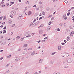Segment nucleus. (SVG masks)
<instances>
[{
    "label": "nucleus",
    "instance_id": "obj_1",
    "mask_svg": "<svg viewBox=\"0 0 74 74\" xmlns=\"http://www.w3.org/2000/svg\"><path fill=\"white\" fill-rule=\"evenodd\" d=\"M30 32H26L24 34V36H26V37H31V36H30Z\"/></svg>",
    "mask_w": 74,
    "mask_h": 74
},
{
    "label": "nucleus",
    "instance_id": "obj_2",
    "mask_svg": "<svg viewBox=\"0 0 74 74\" xmlns=\"http://www.w3.org/2000/svg\"><path fill=\"white\" fill-rule=\"evenodd\" d=\"M66 55L67 53H63L61 54V56H62V57H64V58H67V56H69V55H68L67 56Z\"/></svg>",
    "mask_w": 74,
    "mask_h": 74
},
{
    "label": "nucleus",
    "instance_id": "obj_3",
    "mask_svg": "<svg viewBox=\"0 0 74 74\" xmlns=\"http://www.w3.org/2000/svg\"><path fill=\"white\" fill-rule=\"evenodd\" d=\"M66 62L67 63H71L72 62V60L71 58H69L67 60H66Z\"/></svg>",
    "mask_w": 74,
    "mask_h": 74
},
{
    "label": "nucleus",
    "instance_id": "obj_4",
    "mask_svg": "<svg viewBox=\"0 0 74 74\" xmlns=\"http://www.w3.org/2000/svg\"><path fill=\"white\" fill-rule=\"evenodd\" d=\"M23 16V15L19 14L18 15V19H21V18Z\"/></svg>",
    "mask_w": 74,
    "mask_h": 74
},
{
    "label": "nucleus",
    "instance_id": "obj_5",
    "mask_svg": "<svg viewBox=\"0 0 74 74\" xmlns=\"http://www.w3.org/2000/svg\"><path fill=\"white\" fill-rule=\"evenodd\" d=\"M11 12L12 13V14L13 16L15 15L16 14V12L15 11H12Z\"/></svg>",
    "mask_w": 74,
    "mask_h": 74
},
{
    "label": "nucleus",
    "instance_id": "obj_6",
    "mask_svg": "<svg viewBox=\"0 0 74 74\" xmlns=\"http://www.w3.org/2000/svg\"><path fill=\"white\" fill-rule=\"evenodd\" d=\"M62 49V47L60 46H58V50H60Z\"/></svg>",
    "mask_w": 74,
    "mask_h": 74
},
{
    "label": "nucleus",
    "instance_id": "obj_7",
    "mask_svg": "<svg viewBox=\"0 0 74 74\" xmlns=\"http://www.w3.org/2000/svg\"><path fill=\"white\" fill-rule=\"evenodd\" d=\"M42 59H40V60H39V63H42Z\"/></svg>",
    "mask_w": 74,
    "mask_h": 74
},
{
    "label": "nucleus",
    "instance_id": "obj_8",
    "mask_svg": "<svg viewBox=\"0 0 74 74\" xmlns=\"http://www.w3.org/2000/svg\"><path fill=\"white\" fill-rule=\"evenodd\" d=\"M66 39L67 40V41H70V37H69V36H68L67 37V39Z\"/></svg>",
    "mask_w": 74,
    "mask_h": 74
},
{
    "label": "nucleus",
    "instance_id": "obj_9",
    "mask_svg": "<svg viewBox=\"0 0 74 74\" xmlns=\"http://www.w3.org/2000/svg\"><path fill=\"white\" fill-rule=\"evenodd\" d=\"M43 33V31H42V30L41 29L39 31V33L40 34H41V33Z\"/></svg>",
    "mask_w": 74,
    "mask_h": 74
},
{
    "label": "nucleus",
    "instance_id": "obj_10",
    "mask_svg": "<svg viewBox=\"0 0 74 74\" xmlns=\"http://www.w3.org/2000/svg\"><path fill=\"white\" fill-rule=\"evenodd\" d=\"M35 53V51H33L31 53V55H34V53Z\"/></svg>",
    "mask_w": 74,
    "mask_h": 74
},
{
    "label": "nucleus",
    "instance_id": "obj_11",
    "mask_svg": "<svg viewBox=\"0 0 74 74\" xmlns=\"http://www.w3.org/2000/svg\"><path fill=\"white\" fill-rule=\"evenodd\" d=\"M32 14V13L31 12V11H30L28 12V15H31Z\"/></svg>",
    "mask_w": 74,
    "mask_h": 74
},
{
    "label": "nucleus",
    "instance_id": "obj_12",
    "mask_svg": "<svg viewBox=\"0 0 74 74\" xmlns=\"http://www.w3.org/2000/svg\"><path fill=\"white\" fill-rule=\"evenodd\" d=\"M68 67H69V66H65L64 67V68L65 69H67V68H68Z\"/></svg>",
    "mask_w": 74,
    "mask_h": 74
},
{
    "label": "nucleus",
    "instance_id": "obj_13",
    "mask_svg": "<svg viewBox=\"0 0 74 74\" xmlns=\"http://www.w3.org/2000/svg\"><path fill=\"white\" fill-rule=\"evenodd\" d=\"M42 15H45V12H44V11H43L42 12Z\"/></svg>",
    "mask_w": 74,
    "mask_h": 74
},
{
    "label": "nucleus",
    "instance_id": "obj_14",
    "mask_svg": "<svg viewBox=\"0 0 74 74\" xmlns=\"http://www.w3.org/2000/svg\"><path fill=\"white\" fill-rule=\"evenodd\" d=\"M6 18H7V16H5L3 18V20H5V19H6Z\"/></svg>",
    "mask_w": 74,
    "mask_h": 74
},
{
    "label": "nucleus",
    "instance_id": "obj_15",
    "mask_svg": "<svg viewBox=\"0 0 74 74\" xmlns=\"http://www.w3.org/2000/svg\"><path fill=\"white\" fill-rule=\"evenodd\" d=\"M51 28V26H49L48 27L47 29H49V30H50V29Z\"/></svg>",
    "mask_w": 74,
    "mask_h": 74
},
{
    "label": "nucleus",
    "instance_id": "obj_16",
    "mask_svg": "<svg viewBox=\"0 0 74 74\" xmlns=\"http://www.w3.org/2000/svg\"><path fill=\"white\" fill-rule=\"evenodd\" d=\"M25 38V37H24L23 38H21V41H23V39H24V38Z\"/></svg>",
    "mask_w": 74,
    "mask_h": 74
},
{
    "label": "nucleus",
    "instance_id": "obj_17",
    "mask_svg": "<svg viewBox=\"0 0 74 74\" xmlns=\"http://www.w3.org/2000/svg\"><path fill=\"white\" fill-rule=\"evenodd\" d=\"M27 44H25L24 46H23V47H27Z\"/></svg>",
    "mask_w": 74,
    "mask_h": 74
},
{
    "label": "nucleus",
    "instance_id": "obj_18",
    "mask_svg": "<svg viewBox=\"0 0 74 74\" xmlns=\"http://www.w3.org/2000/svg\"><path fill=\"white\" fill-rule=\"evenodd\" d=\"M6 33V30H4L3 31V34H4Z\"/></svg>",
    "mask_w": 74,
    "mask_h": 74
},
{
    "label": "nucleus",
    "instance_id": "obj_19",
    "mask_svg": "<svg viewBox=\"0 0 74 74\" xmlns=\"http://www.w3.org/2000/svg\"><path fill=\"white\" fill-rule=\"evenodd\" d=\"M25 3L26 4H29V1H26V2H25Z\"/></svg>",
    "mask_w": 74,
    "mask_h": 74
},
{
    "label": "nucleus",
    "instance_id": "obj_20",
    "mask_svg": "<svg viewBox=\"0 0 74 74\" xmlns=\"http://www.w3.org/2000/svg\"><path fill=\"white\" fill-rule=\"evenodd\" d=\"M19 59H16L15 60V62H17V60H19Z\"/></svg>",
    "mask_w": 74,
    "mask_h": 74
},
{
    "label": "nucleus",
    "instance_id": "obj_21",
    "mask_svg": "<svg viewBox=\"0 0 74 74\" xmlns=\"http://www.w3.org/2000/svg\"><path fill=\"white\" fill-rule=\"evenodd\" d=\"M46 10L47 11H49V8H47L46 9Z\"/></svg>",
    "mask_w": 74,
    "mask_h": 74
},
{
    "label": "nucleus",
    "instance_id": "obj_22",
    "mask_svg": "<svg viewBox=\"0 0 74 74\" xmlns=\"http://www.w3.org/2000/svg\"><path fill=\"white\" fill-rule=\"evenodd\" d=\"M10 17H11V18H14V17H13V16H12V15H11V14H10Z\"/></svg>",
    "mask_w": 74,
    "mask_h": 74
},
{
    "label": "nucleus",
    "instance_id": "obj_23",
    "mask_svg": "<svg viewBox=\"0 0 74 74\" xmlns=\"http://www.w3.org/2000/svg\"><path fill=\"white\" fill-rule=\"evenodd\" d=\"M38 24V23L37 22L35 23V24H34V26H36V25H37Z\"/></svg>",
    "mask_w": 74,
    "mask_h": 74
},
{
    "label": "nucleus",
    "instance_id": "obj_24",
    "mask_svg": "<svg viewBox=\"0 0 74 74\" xmlns=\"http://www.w3.org/2000/svg\"><path fill=\"white\" fill-rule=\"evenodd\" d=\"M12 21H11V20H10L9 21V23H11Z\"/></svg>",
    "mask_w": 74,
    "mask_h": 74
},
{
    "label": "nucleus",
    "instance_id": "obj_25",
    "mask_svg": "<svg viewBox=\"0 0 74 74\" xmlns=\"http://www.w3.org/2000/svg\"><path fill=\"white\" fill-rule=\"evenodd\" d=\"M20 38V37L19 36H17L16 38L17 39H19V38Z\"/></svg>",
    "mask_w": 74,
    "mask_h": 74
},
{
    "label": "nucleus",
    "instance_id": "obj_26",
    "mask_svg": "<svg viewBox=\"0 0 74 74\" xmlns=\"http://www.w3.org/2000/svg\"><path fill=\"white\" fill-rule=\"evenodd\" d=\"M66 16V15L65 14H64L63 15V18H65V16Z\"/></svg>",
    "mask_w": 74,
    "mask_h": 74
},
{
    "label": "nucleus",
    "instance_id": "obj_27",
    "mask_svg": "<svg viewBox=\"0 0 74 74\" xmlns=\"http://www.w3.org/2000/svg\"><path fill=\"white\" fill-rule=\"evenodd\" d=\"M70 12H68L67 14V16H69V15H70Z\"/></svg>",
    "mask_w": 74,
    "mask_h": 74
},
{
    "label": "nucleus",
    "instance_id": "obj_28",
    "mask_svg": "<svg viewBox=\"0 0 74 74\" xmlns=\"http://www.w3.org/2000/svg\"><path fill=\"white\" fill-rule=\"evenodd\" d=\"M41 42V40H40L38 41H36L37 42H38V43H39V42Z\"/></svg>",
    "mask_w": 74,
    "mask_h": 74
},
{
    "label": "nucleus",
    "instance_id": "obj_29",
    "mask_svg": "<svg viewBox=\"0 0 74 74\" xmlns=\"http://www.w3.org/2000/svg\"><path fill=\"white\" fill-rule=\"evenodd\" d=\"M10 3H11L12 4H14V2L12 1L10 2Z\"/></svg>",
    "mask_w": 74,
    "mask_h": 74
},
{
    "label": "nucleus",
    "instance_id": "obj_30",
    "mask_svg": "<svg viewBox=\"0 0 74 74\" xmlns=\"http://www.w3.org/2000/svg\"><path fill=\"white\" fill-rule=\"evenodd\" d=\"M64 2L66 3V4H67L68 3V1H65Z\"/></svg>",
    "mask_w": 74,
    "mask_h": 74
},
{
    "label": "nucleus",
    "instance_id": "obj_31",
    "mask_svg": "<svg viewBox=\"0 0 74 74\" xmlns=\"http://www.w3.org/2000/svg\"><path fill=\"white\" fill-rule=\"evenodd\" d=\"M61 44L62 45H65V43H61Z\"/></svg>",
    "mask_w": 74,
    "mask_h": 74
},
{
    "label": "nucleus",
    "instance_id": "obj_32",
    "mask_svg": "<svg viewBox=\"0 0 74 74\" xmlns=\"http://www.w3.org/2000/svg\"><path fill=\"white\" fill-rule=\"evenodd\" d=\"M74 31H72L71 32V34H74Z\"/></svg>",
    "mask_w": 74,
    "mask_h": 74
},
{
    "label": "nucleus",
    "instance_id": "obj_33",
    "mask_svg": "<svg viewBox=\"0 0 74 74\" xmlns=\"http://www.w3.org/2000/svg\"><path fill=\"white\" fill-rule=\"evenodd\" d=\"M3 30H5V29H6V26H5L3 28Z\"/></svg>",
    "mask_w": 74,
    "mask_h": 74
},
{
    "label": "nucleus",
    "instance_id": "obj_34",
    "mask_svg": "<svg viewBox=\"0 0 74 74\" xmlns=\"http://www.w3.org/2000/svg\"><path fill=\"white\" fill-rule=\"evenodd\" d=\"M38 14V13H36L35 14V15H36V16H37V15Z\"/></svg>",
    "mask_w": 74,
    "mask_h": 74
},
{
    "label": "nucleus",
    "instance_id": "obj_35",
    "mask_svg": "<svg viewBox=\"0 0 74 74\" xmlns=\"http://www.w3.org/2000/svg\"><path fill=\"white\" fill-rule=\"evenodd\" d=\"M56 53V52H54L53 53H52L51 54V55H55Z\"/></svg>",
    "mask_w": 74,
    "mask_h": 74
},
{
    "label": "nucleus",
    "instance_id": "obj_36",
    "mask_svg": "<svg viewBox=\"0 0 74 74\" xmlns=\"http://www.w3.org/2000/svg\"><path fill=\"white\" fill-rule=\"evenodd\" d=\"M36 19H34V20L33 22V23H34V22H36Z\"/></svg>",
    "mask_w": 74,
    "mask_h": 74
},
{
    "label": "nucleus",
    "instance_id": "obj_37",
    "mask_svg": "<svg viewBox=\"0 0 74 74\" xmlns=\"http://www.w3.org/2000/svg\"><path fill=\"white\" fill-rule=\"evenodd\" d=\"M57 31H58V32H59V31H60V29H59V28L57 29Z\"/></svg>",
    "mask_w": 74,
    "mask_h": 74
},
{
    "label": "nucleus",
    "instance_id": "obj_38",
    "mask_svg": "<svg viewBox=\"0 0 74 74\" xmlns=\"http://www.w3.org/2000/svg\"><path fill=\"white\" fill-rule=\"evenodd\" d=\"M15 24H13L12 25V27H14V26H15Z\"/></svg>",
    "mask_w": 74,
    "mask_h": 74
},
{
    "label": "nucleus",
    "instance_id": "obj_39",
    "mask_svg": "<svg viewBox=\"0 0 74 74\" xmlns=\"http://www.w3.org/2000/svg\"><path fill=\"white\" fill-rule=\"evenodd\" d=\"M3 19V16H1L0 18V19H1H1Z\"/></svg>",
    "mask_w": 74,
    "mask_h": 74
},
{
    "label": "nucleus",
    "instance_id": "obj_40",
    "mask_svg": "<svg viewBox=\"0 0 74 74\" xmlns=\"http://www.w3.org/2000/svg\"><path fill=\"white\" fill-rule=\"evenodd\" d=\"M39 4H42V2H41V1H40L39 2Z\"/></svg>",
    "mask_w": 74,
    "mask_h": 74
},
{
    "label": "nucleus",
    "instance_id": "obj_41",
    "mask_svg": "<svg viewBox=\"0 0 74 74\" xmlns=\"http://www.w3.org/2000/svg\"><path fill=\"white\" fill-rule=\"evenodd\" d=\"M56 74H60V72H58H58H56Z\"/></svg>",
    "mask_w": 74,
    "mask_h": 74
},
{
    "label": "nucleus",
    "instance_id": "obj_42",
    "mask_svg": "<svg viewBox=\"0 0 74 74\" xmlns=\"http://www.w3.org/2000/svg\"><path fill=\"white\" fill-rule=\"evenodd\" d=\"M47 38H48V36H47L46 37V38H44V40H46V39H47Z\"/></svg>",
    "mask_w": 74,
    "mask_h": 74
},
{
    "label": "nucleus",
    "instance_id": "obj_43",
    "mask_svg": "<svg viewBox=\"0 0 74 74\" xmlns=\"http://www.w3.org/2000/svg\"><path fill=\"white\" fill-rule=\"evenodd\" d=\"M53 19H54V17H52V18L51 19V21H52V20H53Z\"/></svg>",
    "mask_w": 74,
    "mask_h": 74
},
{
    "label": "nucleus",
    "instance_id": "obj_44",
    "mask_svg": "<svg viewBox=\"0 0 74 74\" xmlns=\"http://www.w3.org/2000/svg\"><path fill=\"white\" fill-rule=\"evenodd\" d=\"M67 17H65V18H64V20H66V19H67Z\"/></svg>",
    "mask_w": 74,
    "mask_h": 74
},
{
    "label": "nucleus",
    "instance_id": "obj_45",
    "mask_svg": "<svg viewBox=\"0 0 74 74\" xmlns=\"http://www.w3.org/2000/svg\"><path fill=\"white\" fill-rule=\"evenodd\" d=\"M64 42H65V43H66V42H67V41L66 40H65L64 41Z\"/></svg>",
    "mask_w": 74,
    "mask_h": 74
},
{
    "label": "nucleus",
    "instance_id": "obj_46",
    "mask_svg": "<svg viewBox=\"0 0 74 74\" xmlns=\"http://www.w3.org/2000/svg\"><path fill=\"white\" fill-rule=\"evenodd\" d=\"M33 24V23H31V24L30 25V26H32V25Z\"/></svg>",
    "mask_w": 74,
    "mask_h": 74
},
{
    "label": "nucleus",
    "instance_id": "obj_47",
    "mask_svg": "<svg viewBox=\"0 0 74 74\" xmlns=\"http://www.w3.org/2000/svg\"><path fill=\"white\" fill-rule=\"evenodd\" d=\"M7 57V58H11V55L10 56H8Z\"/></svg>",
    "mask_w": 74,
    "mask_h": 74
},
{
    "label": "nucleus",
    "instance_id": "obj_48",
    "mask_svg": "<svg viewBox=\"0 0 74 74\" xmlns=\"http://www.w3.org/2000/svg\"><path fill=\"white\" fill-rule=\"evenodd\" d=\"M6 73H10V71H8L6 72Z\"/></svg>",
    "mask_w": 74,
    "mask_h": 74
},
{
    "label": "nucleus",
    "instance_id": "obj_49",
    "mask_svg": "<svg viewBox=\"0 0 74 74\" xmlns=\"http://www.w3.org/2000/svg\"><path fill=\"white\" fill-rule=\"evenodd\" d=\"M70 36H73V34H72L71 33L70 34Z\"/></svg>",
    "mask_w": 74,
    "mask_h": 74
},
{
    "label": "nucleus",
    "instance_id": "obj_50",
    "mask_svg": "<svg viewBox=\"0 0 74 74\" xmlns=\"http://www.w3.org/2000/svg\"><path fill=\"white\" fill-rule=\"evenodd\" d=\"M6 5L7 6H8V5H9V3H6Z\"/></svg>",
    "mask_w": 74,
    "mask_h": 74
},
{
    "label": "nucleus",
    "instance_id": "obj_51",
    "mask_svg": "<svg viewBox=\"0 0 74 74\" xmlns=\"http://www.w3.org/2000/svg\"><path fill=\"white\" fill-rule=\"evenodd\" d=\"M39 20H40V19H42V17H40L39 18Z\"/></svg>",
    "mask_w": 74,
    "mask_h": 74
},
{
    "label": "nucleus",
    "instance_id": "obj_52",
    "mask_svg": "<svg viewBox=\"0 0 74 74\" xmlns=\"http://www.w3.org/2000/svg\"><path fill=\"white\" fill-rule=\"evenodd\" d=\"M32 50V49L30 48H29V49H28V50Z\"/></svg>",
    "mask_w": 74,
    "mask_h": 74
},
{
    "label": "nucleus",
    "instance_id": "obj_53",
    "mask_svg": "<svg viewBox=\"0 0 74 74\" xmlns=\"http://www.w3.org/2000/svg\"><path fill=\"white\" fill-rule=\"evenodd\" d=\"M50 64H53V62L51 61V62H50Z\"/></svg>",
    "mask_w": 74,
    "mask_h": 74
},
{
    "label": "nucleus",
    "instance_id": "obj_54",
    "mask_svg": "<svg viewBox=\"0 0 74 74\" xmlns=\"http://www.w3.org/2000/svg\"><path fill=\"white\" fill-rule=\"evenodd\" d=\"M42 15V14L41 13H40V15H39V16H41Z\"/></svg>",
    "mask_w": 74,
    "mask_h": 74
},
{
    "label": "nucleus",
    "instance_id": "obj_55",
    "mask_svg": "<svg viewBox=\"0 0 74 74\" xmlns=\"http://www.w3.org/2000/svg\"><path fill=\"white\" fill-rule=\"evenodd\" d=\"M42 26V25H40V26L39 27H38V28H40V27H41Z\"/></svg>",
    "mask_w": 74,
    "mask_h": 74
},
{
    "label": "nucleus",
    "instance_id": "obj_56",
    "mask_svg": "<svg viewBox=\"0 0 74 74\" xmlns=\"http://www.w3.org/2000/svg\"><path fill=\"white\" fill-rule=\"evenodd\" d=\"M52 16V15H50L48 17L49 18V17H51Z\"/></svg>",
    "mask_w": 74,
    "mask_h": 74
},
{
    "label": "nucleus",
    "instance_id": "obj_57",
    "mask_svg": "<svg viewBox=\"0 0 74 74\" xmlns=\"http://www.w3.org/2000/svg\"><path fill=\"white\" fill-rule=\"evenodd\" d=\"M45 40H42V42H45Z\"/></svg>",
    "mask_w": 74,
    "mask_h": 74
},
{
    "label": "nucleus",
    "instance_id": "obj_58",
    "mask_svg": "<svg viewBox=\"0 0 74 74\" xmlns=\"http://www.w3.org/2000/svg\"><path fill=\"white\" fill-rule=\"evenodd\" d=\"M3 59V58L2 57V58H1L0 59V60H2V59Z\"/></svg>",
    "mask_w": 74,
    "mask_h": 74
},
{
    "label": "nucleus",
    "instance_id": "obj_59",
    "mask_svg": "<svg viewBox=\"0 0 74 74\" xmlns=\"http://www.w3.org/2000/svg\"><path fill=\"white\" fill-rule=\"evenodd\" d=\"M49 25H51V22H49Z\"/></svg>",
    "mask_w": 74,
    "mask_h": 74
},
{
    "label": "nucleus",
    "instance_id": "obj_60",
    "mask_svg": "<svg viewBox=\"0 0 74 74\" xmlns=\"http://www.w3.org/2000/svg\"><path fill=\"white\" fill-rule=\"evenodd\" d=\"M71 10H73V9H74V7H72L71 8Z\"/></svg>",
    "mask_w": 74,
    "mask_h": 74
},
{
    "label": "nucleus",
    "instance_id": "obj_61",
    "mask_svg": "<svg viewBox=\"0 0 74 74\" xmlns=\"http://www.w3.org/2000/svg\"><path fill=\"white\" fill-rule=\"evenodd\" d=\"M36 7V5H35L33 6L34 7Z\"/></svg>",
    "mask_w": 74,
    "mask_h": 74
},
{
    "label": "nucleus",
    "instance_id": "obj_62",
    "mask_svg": "<svg viewBox=\"0 0 74 74\" xmlns=\"http://www.w3.org/2000/svg\"><path fill=\"white\" fill-rule=\"evenodd\" d=\"M46 35H47V34H44L43 36H46Z\"/></svg>",
    "mask_w": 74,
    "mask_h": 74
},
{
    "label": "nucleus",
    "instance_id": "obj_63",
    "mask_svg": "<svg viewBox=\"0 0 74 74\" xmlns=\"http://www.w3.org/2000/svg\"><path fill=\"white\" fill-rule=\"evenodd\" d=\"M63 24H62L61 23H60V24H59V25L60 26H62V25Z\"/></svg>",
    "mask_w": 74,
    "mask_h": 74
},
{
    "label": "nucleus",
    "instance_id": "obj_64",
    "mask_svg": "<svg viewBox=\"0 0 74 74\" xmlns=\"http://www.w3.org/2000/svg\"><path fill=\"white\" fill-rule=\"evenodd\" d=\"M34 74H38V73L37 72H36L35 73H34Z\"/></svg>",
    "mask_w": 74,
    "mask_h": 74
}]
</instances>
